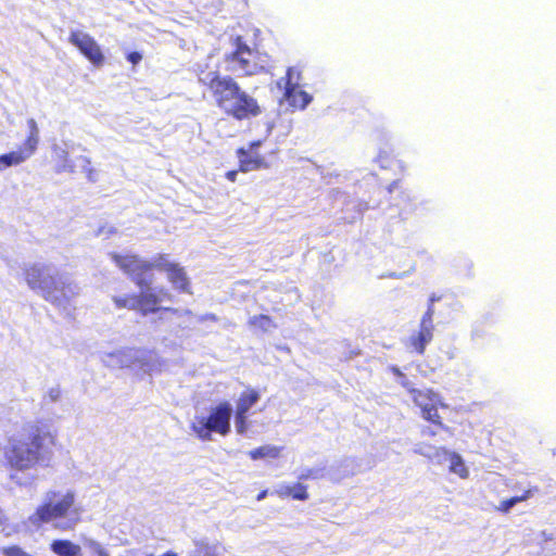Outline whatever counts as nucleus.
<instances>
[{"mask_svg":"<svg viewBox=\"0 0 556 556\" xmlns=\"http://www.w3.org/2000/svg\"><path fill=\"white\" fill-rule=\"evenodd\" d=\"M531 556H556V528L544 529L534 535Z\"/></svg>","mask_w":556,"mask_h":556,"instance_id":"15","label":"nucleus"},{"mask_svg":"<svg viewBox=\"0 0 556 556\" xmlns=\"http://www.w3.org/2000/svg\"><path fill=\"white\" fill-rule=\"evenodd\" d=\"M140 293L138 295H130L126 298H115V303L118 307H128L131 309H139L142 314L156 313L160 320H172L174 315L186 314L190 315L191 312L172 309L168 307L159 306L163 302L166 293L163 291L156 292L148 283V280H138Z\"/></svg>","mask_w":556,"mask_h":556,"instance_id":"4","label":"nucleus"},{"mask_svg":"<svg viewBox=\"0 0 556 556\" xmlns=\"http://www.w3.org/2000/svg\"><path fill=\"white\" fill-rule=\"evenodd\" d=\"M277 492L280 496H291V485H282Z\"/></svg>","mask_w":556,"mask_h":556,"instance_id":"34","label":"nucleus"},{"mask_svg":"<svg viewBox=\"0 0 556 556\" xmlns=\"http://www.w3.org/2000/svg\"><path fill=\"white\" fill-rule=\"evenodd\" d=\"M454 452H450L444 447H434L433 454L431 456V459L435 464H444L446 462L450 463V459Z\"/></svg>","mask_w":556,"mask_h":556,"instance_id":"26","label":"nucleus"},{"mask_svg":"<svg viewBox=\"0 0 556 556\" xmlns=\"http://www.w3.org/2000/svg\"><path fill=\"white\" fill-rule=\"evenodd\" d=\"M250 324L254 327L262 329L263 331H270L271 328L276 327L273 324L271 319L266 315L253 316L250 319Z\"/></svg>","mask_w":556,"mask_h":556,"instance_id":"24","label":"nucleus"},{"mask_svg":"<svg viewBox=\"0 0 556 556\" xmlns=\"http://www.w3.org/2000/svg\"><path fill=\"white\" fill-rule=\"evenodd\" d=\"M2 553L4 556H33L28 553H26L25 551H23L20 546H9V547H4L2 549Z\"/></svg>","mask_w":556,"mask_h":556,"instance_id":"30","label":"nucleus"},{"mask_svg":"<svg viewBox=\"0 0 556 556\" xmlns=\"http://www.w3.org/2000/svg\"><path fill=\"white\" fill-rule=\"evenodd\" d=\"M440 298H437L434 294L429 299V305L425 314L422 315L419 323V330L416 333H413L409 337L410 346L418 353L424 354L426 346L433 339V315H434V302L439 301Z\"/></svg>","mask_w":556,"mask_h":556,"instance_id":"12","label":"nucleus"},{"mask_svg":"<svg viewBox=\"0 0 556 556\" xmlns=\"http://www.w3.org/2000/svg\"><path fill=\"white\" fill-rule=\"evenodd\" d=\"M291 497L298 501H306L308 498L306 486L300 482L291 485Z\"/></svg>","mask_w":556,"mask_h":556,"instance_id":"27","label":"nucleus"},{"mask_svg":"<svg viewBox=\"0 0 556 556\" xmlns=\"http://www.w3.org/2000/svg\"><path fill=\"white\" fill-rule=\"evenodd\" d=\"M198 320L200 323H203L205 320H217V317L214 314H212V313H207V314H204V315H200L198 317Z\"/></svg>","mask_w":556,"mask_h":556,"instance_id":"35","label":"nucleus"},{"mask_svg":"<svg viewBox=\"0 0 556 556\" xmlns=\"http://www.w3.org/2000/svg\"><path fill=\"white\" fill-rule=\"evenodd\" d=\"M26 282L46 301L64 311L68 309L71 300L78 292L77 285L73 280L68 283H65V280H26Z\"/></svg>","mask_w":556,"mask_h":556,"instance_id":"8","label":"nucleus"},{"mask_svg":"<svg viewBox=\"0 0 556 556\" xmlns=\"http://www.w3.org/2000/svg\"><path fill=\"white\" fill-rule=\"evenodd\" d=\"M101 361L110 368L129 367L143 374H149L156 367V356L153 352L134 348L102 353Z\"/></svg>","mask_w":556,"mask_h":556,"instance_id":"7","label":"nucleus"},{"mask_svg":"<svg viewBox=\"0 0 556 556\" xmlns=\"http://www.w3.org/2000/svg\"><path fill=\"white\" fill-rule=\"evenodd\" d=\"M450 470L460 478H467L469 475L462 456L457 453H454L450 459Z\"/></svg>","mask_w":556,"mask_h":556,"instance_id":"19","label":"nucleus"},{"mask_svg":"<svg viewBox=\"0 0 556 556\" xmlns=\"http://www.w3.org/2000/svg\"><path fill=\"white\" fill-rule=\"evenodd\" d=\"M532 495V490L526 491L520 496H513L510 498H507L501 503L500 509L504 513L510 511V509L516 506L518 503L528 500Z\"/></svg>","mask_w":556,"mask_h":556,"instance_id":"23","label":"nucleus"},{"mask_svg":"<svg viewBox=\"0 0 556 556\" xmlns=\"http://www.w3.org/2000/svg\"><path fill=\"white\" fill-rule=\"evenodd\" d=\"M235 427L239 434H244L248 429L247 415L236 412L235 414Z\"/></svg>","mask_w":556,"mask_h":556,"instance_id":"29","label":"nucleus"},{"mask_svg":"<svg viewBox=\"0 0 556 556\" xmlns=\"http://www.w3.org/2000/svg\"><path fill=\"white\" fill-rule=\"evenodd\" d=\"M53 437L39 427H30L26 439H12L5 448V459L13 471L9 475L11 482L18 486H30L36 476L25 473L36 466L48 467L53 452Z\"/></svg>","mask_w":556,"mask_h":556,"instance_id":"1","label":"nucleus"},{"mask_svg":"<svg viewBox=\"0 0 556 556\" xmlns=\"http://www.w3.org/2000/svg\"><path fill=\"white\" fill-rule=\"evenodd\" d=\"M424 435H435V432L432 431L430 428H427L422 431Z\"/></svg>","mask_w":556,"mask_h":556,"instance_id":"40","label":"nucleus"},{"mask_svg":"<svg viewBox=\"0 0 556 556\" xmlns=\"http://www.w3.org/2000/svg\"><path fill=\"white\" fill-rule=\"evenodd\" d=\"M62 400V390L60 386L50 388L42 397V406L50 408L52 404H56Z\"/></svg>","mask_w":556,"mask_h":556,"instance_id":"22","label":"nucleus"},{"mask_svg":"<svg viewBox=\"0 0 556 556\" xmlns=\"http://www.w3.org/2000/svg\"><path fill=\"white\" fill-rule=\"evenodd\" d=\"M126 59L132 64L136 65L142 60L141 53L137 51H131L127 53Z\"/></svg>","mask_w":556,"mask_h":556,"instance_id":"32","label":"nucleus"},{"mask_svg":"<svg viewBox=\"0 0 556 556\" xmlns=\"http://www.w3.org/2000/svg\"><path fill=\"white\" fill-rule=\"evenodd\" d=\"M237 175H238V170H228L226 174H225V177L231 181V182H235L236 179H237Z\"/></svg>","mask_w":556,"mask_h":556,"instance_id":"36","label":"nucleus"},{"mask_svg":"<svg viewBox=\"0 0 556 556\" xmlns=\"http://www.w3.org/2000/svg\"><path fill=\"white\" fill-rule=\"evenodd\" d=\"M197 552L200 556H219L222 554V546L218 544H210L205 541L195 543Z\"/></svg>","mask_w":556,"mask_h":556,"instance_id":"20","label":"nucleus"},{"mask_svg":"<svg viewBox=\"0 0 556 556\" xmlns=\"http://www.w3.org/2000/svg\"><path fill=\"white\" fill-rule=\"evenodd\" d=\"M68 41L96 67L104 64L105 58L98 42L90 35L72 31Z\"/></svg>","mask_w":556,"mask_h":556,"instance_id":"13","label":"nucleus"},{"mask_svg":"<svg viewBox=\"0 0 556 556\" xmlns=\"http://www.w3.org/2000/svg\"><path fill=\"white\" fill-rule=\"evenodd\" d=\"M235 50L224 55L227 63V71L238 76H254L265 72L266 64L262 55L251 49L242 36L233 39Z\"/></svg>","mask_w":556,"mask_h":556,"instance_id":"5","label":"nucleus"},{"mask_svg":"<svg viewBox=\"0 0 556 556\" xmlns=\"http://www.w3.org/2000/svg\"><path fill=\"white\" fill-rule=\"evenodd\" d=\"M50 548L58 556H79L80 552V546L68 540H54Z\"/></svg>","mask_w":556,"mask_h":556,"instance_id":"16","label":"nucleus"},{"mask_svg":"<svg viewBox=\"0 0 556 556\" xmlns=\"http://www.w3.org/2000/svg\"><path fill=\"white\" fill-rule=\"evenodd\" d=\"M233 414L229 402H222L211 408L208 416L195 415L191 429L202 441L212 440V433L227 435L230 432V420Z\"/></svg>","mask_w":556,"mask_h":556,"instance_id":"6","label":"nucleus"},{"mask_svg":"<svg viewBox=\"0 0 556 556\" xmlns=\"http://www.w3.org/2000/svg\"><path fill=\"white\" fill-rule=\"evenodd\" d=\"M434 447L435 446H433L431 444L419 442L414 445L413 451L415 454H418V455H421V456H425V457L431 459Z\"/></svg>","mask_w":556,"mask_h":556,"instance_id":"28","label":"nucleus"},{"mask_svg":"<svg viewBox=\"0 0 556 556\" xmlns=\"http://www.w3.org/2000/svg\"><path fill=\"white\" fill-rule=\"evenodd\" d=\"M75 503V493L67 491L61 493L50 490L45 493L42 503L36 508L35 513L28 517V522L40 528L43 523L54 522L53 527L58 530H73L79 522V511L72 509Z\"/></svg>","mask_w":556,"mask_h":556,"instance_id":"3","label":"nucleus"},{"mask_svg":"<svg viewBox=\"0 0 556 556\" xmlns=\"http://www.w3.org/2000/svg\"><path fill=\"white\" fill-rule=\"evenodd\" d=\"M198 81L210 92L217 108L238 121L262 113L257 100L242 90L231 76H223L217 70H199Z\"/></svg>","mask_w":556,"mask_h":556,"instance_id":"2","label":"nucleus"},{"mask_svg":"<svg viewBox=\"0 0 556 556\" xmlns=\"http://www.w3.org/2000/svg\"><path fill=\"white\" fill-rule=\"evenodd\" d=\"M260 397L256 390L243 392L238 400L236 412L248 415L250 408L258 402Z\"/></svg>","mask_w":556,"mask_h":556,"instance_id":"17","label":"nucleus"},{"mask_svg":"<svg viewBox=\"0 0 556 556\" xmlns=\"http://www.w3.org/2000/svg\"><path fill=\"white\" fill-rule=\"evenodd\" d=\"M267 493L268 491L267 490H264L262 492H260L256 496V500L260 502V501H263L266 496H267Z\"/></svg>","mask_w":556,"mask_h":556,"instance_id":"39","label":"nucleus"},{"mask_svg":"<svg viewBox=\"0 0 556 556\" xmlns=\"http://www.w3.org/2000/svg\"><path fill=\"white\" fill-rule=\"evenodd\" d=\"M392 372L397 377V379L404 376L400 368L395 366L392 367Z\"/></svg>","mask_w":556,"mask_h":556,"instance_id":"38","label":"nucleus"},{"mask_svg":"<svg viewBox=\"0 0 556 556\" xmlns=\"http://www.w3.org/2000/svg\"><path fill=\"white\" fill-rule=\"evenodd\" d=\"M262 144L261 140L253 141L249 144L248 149L239 148L237 149V156L239 159V169L242 173H248L251 170H257L261 168H266L268 166L264 156L255 152V149Z\"/></svg>","mask_w":556,"mask_h":556,"instance_id":"14","label":"nucleus"},{"mask_svg":"<svg viewBox=\"0 0 556 556\" xmlns=\"http://www.w3.org/2000/svg\"><path fill=\"white\" fill-rule=\"evenodd\" d=\"M28 125L30 131L23 144L16 151L0 155V170L25 162L36 152L39 142V130L34 119H29Z\"/></svg>","mask_w":556,"mask_h":556,"instance_id":"11","label":"nucleus"},{"mask_svg":"<svg viewBox=\"0 0 556 556\" xmlns=\"http://www.w3.org/2000/svg\"><path fill=\"white\" fill-rule=\"evenodd\" d=\"M91 546L93 551L98 554V556H109V554L103 549V547L99 543L91 542Z\"/></svg>","mask_w":556,"mask_h":556,"instance_id":"33","label":"nucleus"},{"mask_svg":"<svg viewBox=\"0 0 556 556\" xmlns=\"http://www.w3.org/2000/svg\"><path fill=\"white\" fill-rule=\"evenodd\" d=\"M302 72L293 66L286 71V75L277 81V86L283 89L282 99L293 110H304L313 100V97L300 86Z\"/></svg>","mask_w":556,"mask_h":556,"instance_id":"10","label":"nucleus"},{"mask_svg":"<svg viewBox=\"0 0 556 556\" xmlns=\"http://www.w3.org/2000/svg\"><path fill=\"white\" fill-rule=\"evenodd\" d=\"M325 477V467L301 468L298 472L299 480H318Z\"/></svg>","mask_w":556,"mask_h":556,"instance_id":"21","label":"nucleus"},{"mask_svg":"<svg viewBox=\"0 0 556 556\" xmlns=\"http://www.w3.org/2000/svg\"><path fill=\"white\" fill-rule=\"evenodd\" d=\"M280 448L274 445H264L252 450L249 455L252 459L276 458L279 456Z\"/></svg>","mask_w":556,"mask_h":556,"instance_id":"18","label":"nucleus"},{"mask_svg":"<svg viewBox=\"0 0 556 556\" xmlns=\"http://www.w3.org/2000/svg\"><path fill=\"white\" fill-rule=\"evenodd\" d=\"M172 281L173 282H179L178 288H180L182 291H187V287H188L189 280L180 279V280H172Z\"/></svg>","mask_w":556,"mask_h":556,"instance_id":"37","label":"nucleus"},{"mask_svg":"<svg viewBox=\"0 0 556 556\" xmlns=\"http://www.w3.org/2000/svg\"><path fill=\"white\" fill-rule=\"evenodd\" d=\"M397 382L409 393H417V390L414 388V383L405 375L399 378Z\"/></svg>","mask_w":556,"mask_h":556,"instance_id":"31","label":"nucleus"},{"mask_svg":"<svg viewBox=\"0 0 556 556\" xmlns=\"http://www.w3.org/2000/svg\"><path fill=\"white\" fill-rule=\"evenodd\" d=\"M111 258L127 275H141L156 267L164 270L170 278H185L184 269L178 264L167 262L163 256H160L155 264L148 263L136 254L112 253Z\"/></svg>","mask_w":556,"mask_h":556,"instance_id":"9","label":"nucleus"},{"mask_svg":"<svg viewBox=\"0 0 556 556\" xmlns=\"http://www.w3.org/2000/svg\"><path fill=\"white\" fill-rule=\"evenodd\" d=\"M421 412H422V417L435 425H439V426H442V422L440 420V416H439V413H438V408L433 405H421Z\"/></svg>","mask_w":556,"mask_h":556,"instance_id":"25","label":"nucleus"}]
</instances>
